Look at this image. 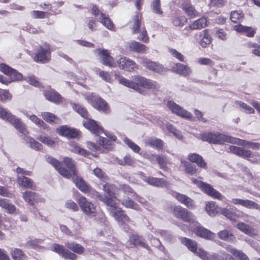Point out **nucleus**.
<instances>
[{
	"mask_svg": "<svg viewBox=\"0 0 260 260\" xmlns=\"http://www.w3.org/2000/svg\"><path fill=\"white\" fill-rule=\"evenodd\" d=\"M132 78L133 81H131L119 76L118 80L120 84L132 88L141 94H144L145 91L141 87L150 89H157L159 87V84L156 81L146 79L141 76H134Z\"/></svg>",
	"mask_w": 260,
	"mask_h": 260,
	"instance_id": "nucleus-1",
	"label": "nucleus"
},
{
	"mask_svg": "<svg viewBox=\"0 0 260 260\" xmlns=\"http://www.w3.org/2000/svg\"><path fill=\"white\" fill-rule=\"evenodd\" d=\"M47 161L51 164L58 172V173L63 177L68 179L72 178L73 182L76 186L82 192L87 193L89 190V186L84 181L82 177L78 176L77 173L73 172V174H71L68 171L60 166V162L57 159L51 156H48Z\"/></svg>",
	"mask_w": 260,
	"mask_h": 260,
	"instance_id": "nucleus-2",
	"label": "nucleus"
},
{
	"mask_svg": "<svg viewBox=\"0 0 260 260\" xmlns=\"http://www.w3.org/2000/svg\"><path fill=\"white\" fill-rule=\"evenodd\" d=\"M200 139L203 141L216 144H223L224 142L237 143V139L225 135L219 132H207L201 134Z\"/></svg>",
	"mask_w": 260,
	"mask_h": 260,
	"instance_id": "nucleus-3",
	"label": "nucleus"
},
{
	"mask_svg": "<svg viewBox=\"0 0 260 260\" xmlns=\"http://www.w3.org/2000/svg\"><path fill=\"white\" fill-rule=\"evenodd\" d=\"M107 206L110 215L116 220L124 224L127 223L130 221L129 217L123 213V211L120 208L117 207L116 201L113 199Z\"/></svg>",
	"mask_w": 260,
	"mask_h": 260,
	"instance_id": "nucleus-4",
	"label": "nucleus"
},
{
	"mask_svg": "<svg viewBox=\"0 0 260 260\" xmlns=\"http://www.w3.org/2000/svg\"><path fill=\"white\" fill-rule=\"evenodd\" d=\"M191 181L192 183L196 184L202 190L211 197L220 200L223 199L224 197L219 192L214 189L211 185L199 181L195 178H191Z\"/></svg>",
	"mask_w": 260,
	"mask_h": 260,
	"instance_id": "nucleus-5",
	"label": "nucleus"
},
{
	"mask_svg": "<svg viewBox=\"0 0 260 260\" xmlns=\"http://www.w3.org/2000/svg\"><path fill=\"white\" fill-rule=\"evenodd\" d=\"M78 203L82 212L89 217H95L96 215V207L92 202L87 201L83 196L79 197Z\"/></svg>",
	"mask_w": 260,
	"mask_h": 260,
	"instance_id": "nucleus-6",
	"label": "nucleus"
},
{
	"mask_svg": "<svg viewBox=\"0 0 260 260\" xmlns=\"http://www.w3.org/2000/svg\"><path fill=\"white\" fill-rule=\"evenodd\" d=\"M174 215L185 222L193 223L195 217L193 214L185 208L180 206H176L173 209Z\"/></svg>",
	"mask_w": 260,
	"mask_h": 260,
	"instance_id": "nucleus-7",
	"label": "nucleus"
},
{
	"mask_svg": "<svg viewBox=\"0 0 260 260\" xmlns=\"http://www.w3.org/2000/svg\"><path fill=\"white\" fill-rule=\"evenodd\" d=\"M167 107L172 113L187 120H190L192 118V114L189 112L184 109L174 102L169 101L167 104Z\"/></svg>",
	"mask_w": 260,
	"mask_h": 260,
	"instance_id": "nucleus-8",
	"label": "nucleus"
},
{
	"mask_svg": "<svg viewBox=\"0 0 260 260\" xmlns=\"http://www.w3.org/2000/svg\"><path fill=\"white\" fill-rule=\"evenodd\" d=\"M51 57L50 48L48 45L44 47H40L35 53L34 60L36 61H40L45 63L49 61Z\"/></svg>",
	"mask_w": 260,
	"mask_h": 260,
	"instance_id": "nucleus-9",
	"label": "nucleus"
},
{
	"mask_svg": "<svg viewBox=\"0 0 260 260\" xmlns=\"http://www.w3.org/2000/svg\"><path fill=\"white\" fill-rule=\"evenodd\" d=\"M52 250L66 259L76 260L77 258L76 254L71 252L68 249L65 248L63 246L60 244H53L52 246Z\"/></svg>",
	"mask_w": 260,
	"mask_h": 260,
	"instance_id": "nucleus-10",
	"label": "nucleus"
},
{
	"mask_svg": "<svg viewBox=\"0 0 260 260\" xmlns=\"http://www.w3.org/2000/svg\"><path fill=\"white\" fill-rule=\"evenodd\" d=\"M192 223L196 226L193 231L198 236L208 240H213L215 237L214 233L201 226L199 222L196 221V219Z\"/></svg>",
	"mask_w": 260,
	"mask_h": 260,
	"instance_id": "nucleus-11",
	"label": "nucleus"
},
{
	"mask_svg": "<svg viewBox=\"0 0 260 260\" xmlns=\"http://www.w3.org/2000/svg\"><path fill=\"white\" fill-rule=\"evenodd\" d=\"M117 62L120 69L128 72H132L138 68V65L133 60L126 57H120L117 60Z\"/></svg>",
	"mask_w": 260,
	"mask_h": 260,
	"instance_id": "nucleus-12",
	"label": "nucleus"
},
{
	"mask_svg": "<svg viewBox=\"0 0 260 260\" xmlns=\"http://www.w3.org/2000/svg\"><path fill=\"white\" fill-rule=\"evenodd\" d=\"M138 61L143 64L144 67L149 70L153 71L158 73H161L164 71V68L161 65L150 61L146 58L139 57L138 58Z\"/></svg>",
	"mask_w": 260,
	"mask_h": 260,
	"instance_id": "nucleus-13",
	"label": "nucleus"
},
{
	"mask_svg": "<svg viewBox=\"0 0 260 260\" xmlns=\"http://www.w3.org/2000/svg\"><path fill=\"white\" fill-rule=\"evenodd\" d=\"M181 8L190 18H193L200 15V13L194 8L189 0H184L181 4Z\"/></svg>",
	"mask_w": 260,
	"mask_h": 260,
	"instance_id": "nucleus-14",
	"label": "nucleus"
},
{
	"mask_svg": "<svg viewBox=\"0 0 260 260\" xmlns=\"http://www.w3.org/2000/svg\"><path fill=\"white\" fill-rule=\"evenodd\" d=\"M231 203L234 205H241L248 209L260 210V205L251 200L234 198L232 199Z\"/></svg>",
	"mask_w": 260,
	"mask_h": 260,
	"instance_id": "nucleus-15",
	"label": "nucleus"
},
{
	"mask_svg": "<svg viewBox=\"0 0 260 260\" xmlns=\"http://www.w3.org/2000/svg\"><path fill=\"white\" fill-rule=\"evenodd\" d=\"M9 122L11 123L20 133L23 135V137L27 136L28 132L27 130L25 124L20 119L13 115L11 117Z\"/></svg>",
	"mask_w": 260,
	"mask_h": 260,
	"instance_id": "nucleus-16",
	"label": "nucleus"
},
{
	"mask_svg": "<svg viewBox=\"0 0 260 260\" xmlns=\"http://www.w3.org/2000/svg\"><path fill=\"white\" fill-rule=\"evenodd\" d=\"M83 124L85 127L96 135H100L104 132L103 128L94 120L87 119L83 121Z\"/></svg>",
	"mask_w": 260,
	"mask_h": 260,
	"instance_id": "nucleus-17",
	"label": "nucleus"
},
{
	"mask_svg": "<svg viewBox=\"0 0 260 260\" xmlns=\"http://www.w3.org/2000/svg\"><path fill=\"white\" fill-rule=\"evenodd\" d=\"M173 196L179 202L185 205L189 209H193L196 208V206L193 201L186 195L178 192H174Z\"/></svg>",
	"mask_w": 260,
	"mask_h": 260,
	"instance_id": "nucleus-18",
	"label": "nucleus"
},
{
	"mask_svg": "<svg viewBox=\"0 0 260 260\" xmlns=\"http://www.w3.org/2000/svg\"><path fill=\"white\" fill-rule=\"evenodd\" d=\"M237 212L238 213H233L230 209L228 208H222L220 209L221 213L232 221H236L237 219L239 217L243 218L248 216L247 214L241 211L238 210Z\"/></svg>",
	"mask_w": 260,
	"mask_h": 260,
	"instance_id": "nucleus-19",
	"label": "nucleus"
},
{
	"mask_svg": "<svg viewBox=\"0 0 260 260\" xmlns=\"http://www.w3.org/2000/svg\"><path fill=\"white\" fill-rule=\"evenodd\" d=\"M56 131L60 135L70 138H76L79 134L78 131L67 126H60L56 129Z\"/></svg>",
	"mask_w": 260,
	"mask_h": 260,
	"instance_id": "nucleus-20",
	"label": "nucleus"
},
{
	"mask_svg": "<svg viewBox=\"0 0 260 260\" xmlns=\"http://www.w3.org/2000/svg\"><path fill=\"white\" fill-rule=\"evenodd\" d=\"M103 189L106 193V194L104 195V197H107L116 201L117 198V193L118 188H116L115 185L112 184L106 183L103 185Z\"/></svg>",
	"mask_w": 260,
	"mask_h": 260,
	"instance_id": "nucleus-21",
	"label": "nucleus"
},
{
	"mask_svg": "<svg viewBox=\"0 0 260 260\" xmlns=\"http://www.w3.org/2000/svg\"><path fill=\"white\" fill-rule=\"evenodd\" d=\"M129 241L130 243L135 247H140L147 249H149V246L146 244V240L139 235H131L129 236Z\"/></svg>",
	"mask_w": 260,
	"mask_h": 260,
	"instance_id": "nucleus-22",
	"label": "nucleus"
},
{
	"mask_svg": "<svg viewBox=\"0 0 260 260\" xmlns=\"http://www.w3.org/2000/svg\"><path fill=\"white\" fill-rule=\"evenodd\" d=\"M99 53L103 64L110 67H115L116 66L113 57L110 55L107 50H99Z\"/></svg>",
	"mask_w": 260,
	"mask_h": 260,
	"instance_id": "nucleus-23",
	"label": "nucleus"
},
{
	"mask_svg": "<svg viewBox=\"0 0 260 260\" xmlns=\"http://www.w3.org/2000/svg\"><path fill=\"white\" fill-rule=\"evenodd\" d=\"M143 180L149 185L156 187H166L168 185V183L162 178L145 176Z\"/></svg>",
	"mask_w": 260,
	"mask_h": 260,
	"instance_id": "nucleus-24",
	"label": "nucleus"
},
{
	"mask_svg": "<svg viewBox=\"0 0 260 260\" xmlns=\"http://www.w3.org/2000/svg\"><path fill=\"white\" fill-rule=\"evenodd\" d=\"M126 46L129 50L140 53H145L147 49L145 45L136 41H131L127 42Z\"/></svg>",
	"mask_w": 260,
	"mask_h": 260,
	"instance_id": "nucleus-25",
	"label": "nucleus"
},
{
	"mask_svg": "<svg viewBox=\"0 0 260 260\" xmlns=\"http://www.w3.org/2000/svg\"><path fill=\"white\" fill-rule=\"evenodd\" d=\"M44 94L47 100L55 104H58L61 101V95L54 89L45 90Z\"/></svg>",
	"mask_w": 260,
	"mask_h": 260,
	"instance_id": "nucleus-26",
	"label": "nucleus"
},
{
	"mask_svg": "<svg viewBox=\"0 0 260 260\" xmlns=\"http://www.w3.org/2000/svg\"><path fill=\"white\" fill-rule=\"evenodd\" d=\"M123 194L129 196L140 202H142L141 201V199L139 198V199H137V198H138V196L136 193L133 192V189L128 185H124L121 187V188L118 189L117 193V198H121Z\"/></svg>",
	"mask_w": 260,
	"mask_h": 260,
	"instance_id": "nucleus-27",
	"label": "nucleus"
},
{
	"mask_svg": "<svg viewBox=\"0 0 260 260\" xmlns=\"http://www.w3.org/2000/svg\"><path fill=\"white\" fill-rule=\"evenodd\" d=\"M224 248L228 252L239 260H250L246 254L242 251L235 248L232 245L228 244L225 245Z\"/></svg>",
	"mask_w": 260,
	"mask_h": 260,
	"instance_id": "nucleus-28",
	"label": "nucleus"
},
{
	"mask_svg": "<svg viewBox=\"0 0 260 260\" xmlns=\"http://www.w3.org/2000/svg\"><path fill=\"white\" fill-rule=\"evenodd\" d=\"M197 255L202 260H222L221 256L217 253L210 254L201 248L198 249Z\"/></svg>",
	"mask_w": 260,
	"mask_h": 260,
	"instance_id": "nucleus-29",
	"label": "nucleus"
},
{
	"mask_svg": "<svg viewBox=\"0 0 260 260\" xmlns=\"http://www.w3.org/2000/svg\"><path fill=\"white\" fill-rule=\"evenodd\" d=\"M172 70L174 72L183 76H187L191 73L190 67L180 63H176L173 66Z\"/></svg>",
	"mask_w": 260,
	"mask_h": 260,
	"instance_id": "nucleus-30",
	"label": "nucleus"
},
{
	"mask_svg": "<svg viewBox=\"0 0 260 260\" xmlns=\"http://www.w3.org/2000/svg\"><path fill=\"white\" fill-rule=\"evenodd\" d=\"M229 150L230 152L244 158L249 157L252 154L251 151L249 150L244 149L235 146H230Z\"/></svg>",
	"mask_w": 260,
	"mask_h": 260,
	"instance_id": "nucleus-31",
	"label": "nucleus"
},
{
	"mask_svg": "<svg viewBox=\"0 0 260 260\" xmlns=\"http://www.w3.org/2000/svg\"><path fill=\"white\" fill-rule=\"evenodd\" d=\"M218 237L222 240L230 243H235L236 238L234 234L227 230L220 231L217 233Z\"/></svg>",
	"mask_w": 260,
	"mask_h": 260,
	"instance_id": "nucleus-32",
	"label": "nucleus"
},
{
	"mask_svg": "<svg viewBox=\"0 0 260 260\" xmlns=\"http://www.w3.org/2000/svg\"><path fill=\"white\" fill-rule=\"evenodd\" d=\"M92 106L98 109L99 111L104 112H106L109 109V107L107 102L99 97L94 99V101H93L92 103Z\"/></svg>",
	"mask_w": 260,
	"mask_h": 260,
	"instance_id": "nucleus-33",
	"label": "nucleus"
},
{
	"mask_svg": "<svg viewBox=\"0 0 260 260\" xmlns=\"http://www.w3.org/2000/svg\"><path fill=\"white\" fill-rule=\"evenodd\" d=\"M22 198L24 201L31 205H34V202H38L40 198L37 194L35 192L26 191L22 193Z\"/></svg>",
	"mask_w": 260,
	"mask_h": 260,
	"instance_id": "nucleus-34",
	"label": "nucleus"
},
{
	"mask_svg": "<svg viewBox=\"0 0 260 260\" xmlns=\"http://www.w3.org/2000/svg\"><path fill=\"white\" fill-rule=\"evenodd\" d=\"M18 183L20 186L24 188L31 189H34L36 186L33 181L30 178L24 176H18Z\"/></svg>",
	"mask_w": 260,
	"mask_h": 260,
	"instance_id": "nucleus-35",
	"label": "nucleus"
},
{
	"mask_svg": "<svg viewBox=\"0 0 260 260\" xmlns=\"http://www.w3.org/2000/svg\"><path fill=\"white\" fill-rule=\"evenodd\" d=\"M180 240L181 243L185 245L190 251L197 255L198 250H197V244L195 241L186 238H181Z\"/></svg>",
	"mask_w": 260,
	"mask_h": 260,
	"instance_id": "nucleus-36",
	"label": "nucleus"
},
{
	"mask_svg": "<svg viewBox=\"0 0 260 260\" xmlns=\"http://www.w3.org/2000/svg\"><path fill=\"white\" fill-rule=\"evenodd\" d=\"M207 20L205 17H202L189 24L191 29H200L207 26Z\"/></svg>",
	"mask_w": 260,
	"mask_h": 260,
	"instance_id": "nucleus-37",
	"label": "nucleus"
},
{
	"mask_svg": "<svg viewBox=\"0 0 260 260\" xmlns=\"http://www.w3.org/2000/svg\"><path fill=\"white\" fill-rule=\"evenodd\" d=\"M0 207L6 210L8 213H13L16 210L15 206L5 199H0Z\"/></svg>",
	"mask_w": 260,
	"mask_h": 260,
	"instance_id": "nucleus-38",
	"label": "nucleus"
},
{
	"mask_svg": "<svg viewBox=\"0 0 260 260\" xmlns=\"http://www.w3.org/2000/svg\"><path fill=\"white\" fill-rule=\"evenodd\" d=\"M69 146L70 150L73 152L84 156L88 155V152L86 150L80 147L77 144L74 142H70Z\"/></svg>",
	"mask_w": 260,
	"mask_h": 260,
	"instance_id": "nucleus-39",
	"label": "nucleus"
},
{
	"mask_svg": "<svg viewBox=\"0 0 260 260\" xmlns=\"http://www.w3.org/2000/svg\"><path fill=\"white\" fill-rule=\"evenodd\" d=\"M66 246L72 251L79 254H82L84 251V247L75 242H67L65 243Z\"/></svg>",
	"mask_w": 260,
	"mask_h": 260,
	"instance_id": "nucleus-40",
	"label": "nucleus"
},
{
	"mask_svg": "<svg viewBox=\"0 0 260 260\" xmlns=\"http://www.w3.org/2000/svg\"><path fill=\"white\" fill-rule=\"evenodd\" d=\"M238 145H241L246 148H251L253 150H258L260 149V143L257 142H252L244 140L237 139Z\"/></svg>",
	"mask_w": 260,
	"mask_h": 260,
	"instance_id": "nucleus-41",
	"label": "nucleus"
},
{
	"mask_svg": "<svg viewBox=\"0 0 260 260\" xmlns=\"http://www.w3.org/2000/svg\"><path fill=\"white\" fill-rule=\"evenodd\" d=\"M24 141L26 143H29V147L37 151H39L42 149L43 145L38 141L34 140L32 138L29 136H26L23 138Z\"/></svg>",
	"mask_w": 260,
	"mask_h": 260,
	"instance_id": "nucleus-42",
	"label": "nucleus"
},
{
	"mask_svg": "<svg viewBox=\"0 0 260 260\" xmlns=\"http://www.w3.org/2000/svg\"><path fill=\"white\" fill-rule=\"evenodd\" d=\"M100 20L101 22L108 29L114 31L115 29V26L112 21L110 18L106 16L104 13H100Z\"/></svg>",
	"mask_w": 260,
	"mask_h": 260,
	"instance_id": "nucleus-43",
	"label": "nucleus"
},
{
	"mask_svg": "<svg viewBox=\"0 0 260 260\" xmlns=\"http://www.w3.org/2000/svg\"><path fill=\"white\" fill-rule=\"evenodd\" d=\"M88 192H89L90 195L92 198L98 199L99 200L104 203L107 206L113 200L111 199H109L107 197H104V195L101 194L99 192H98L95 190L90 189L89 188V190L88 191Z\"/></svg>",
	"mask_w": 260,
	"mask_h": 260,
	"instance_id": "nucleus-44",
	"label": "nucleus"
},
{
	"mask_svg": "<svg viewBox=\"0 0 260 260\" xmlns=\"http://www.w3.org/2000/svg\"><path fill=\"white\" fill-rule=\"evenodd\" d=\"M145 144L151 147L161 149L163 146V142L157 138H150L145 140Z\"/></svg>",
	"mask_w": 260,
	"mask_h": 260,
	"instance_id": "nucleus-45",
	"label": "nucleus"
},
{
	"mask_svg": "<svg viewBox=\"0 0 260 260\" xmlns=\"http://www.w3.org/2000/svg\"><path fill=\"white\" fill-rule=\"evenodd\" d=\"M189 160L196 163L198 166L201 168H205L206 166V162L203 159L202 157L196 153H193L188 155Z\"/></svg>",
	"mask_w": 260,
	"mask_h": 260,
	"instance_id": "nucleus-46",
	"label": "nucleus"
},
{
	"mask_svg": "<svg viewBox=\"0 0 260 260\" xmlns=\"http://www.w3.org/2000/svg\"><path fill=\"white\" fill-rule=\"evenodd\" d=\"M206 211L210 216H215L219 212L217 206L213 201L209 202L206 204Z\"/></svg>",
	"mask_w": 260,
	"mask_h": 260,
	"instance_id": "nucleus-47",
	"label": "nucleus"
},
{
	"mask_svg": "<svg viewBox=\"0 0 260 260\" xmlns=\"http://www.w3.org/2000/svg\"><path fill=\"white\" fill-rule=\"evenodd\" d=\"M236 228L245 234L251 236L253 234L254 231L252 228L249 225L243 222H239L236 225Z\"/></svg>",
	"mask_w": 260,
	"mask_h": 260,
	"instance_id": "nucleus-48",
	"label": "nucleus"
},
{
	"mask_svg": "<svg viewBox=\"0 0 260 260\" xmlns=\"http://www.w3.org/2000/svg\"><path fill=\"white\" fill-rule=\"evenodd\" d=\"M73 109L79 113L82 117L84 118H88V112L85 107L78 104H74L72 105Z\"/></svg>",
	"mask_w": 260,
	"mask_h": 260,
	"instance_id": "nucleus-49",
	"label": "nucleus"
},
{
	"mask_svg": "<svg viewBox=\"0 0 260 260\" xmlns=\"http://www.w3.org/2000/svg\"><path fill=\"white\" fill-rule=\"evenodd\" d=\"M211 42V37L208 32V30L205 29L202 34V39L200 42V45L204 48L207 47Z\"/></svg>",
	"mask_w": 260,
	"mask_h": 260,
	"instance_id": "nucleus-50",
	"label": "nucleus"
},
{
	"mask_svg": "<svg viewBox=\"0 0 260 260\" xmlns=\"http://www.w3.org/2000/svg\"><path fill=\"white\" fill-rule=\"evenodd\" d=\"M122 141L125 144L131 148L134 152L136 153H139L141 148L140 147L133 142L131 140L128 139L125 136L122 138Z\"/></svg>",
	"mask_w": 260,
	"mask_h": 260,
	"instance_id": "nucleus-51",
	"label": "nucleus"
},
{
	"mask_svg": "<svg viewBox=\"0 0 260 260\" xmlns=\"http://www.w3.org/2000/svg\"><path fill=\"white\" fill-rule=\"evenodd\" d=\"M64 164L70 170L69 172L71 174H73V172L77 173L75 169V162L71 158L64 157L63 159Z\"/></svg>",
	"mask_w": 260,
	"mask_h": 260,
	"instance_id": "nucleus-52",
	"label": "nucleus"
},
{
	"mask_svg": "<svg viewBox=\"0 0 260 260\" xmlns=\"http://www.w3.org/2000/svg\"><path fill=\"white\" fill-rule=\"evenodd\" d=\"M11 255L14 260H25L26 259L25 254L18 248H15L11 252Z\"/></svg>",
	"mask_w": 260,
	"mask_h": 260,
	"instance_id": "nucleus-53",
	"label": "nucleus"
},
{
	"mask_svg": "<svg viewBox=\"0 0 260 260\" xmlns=\"http://www.w3.org/2000/svg\"><path fill=\"white\" fill-rule=\"evenodd\" d=\"M141 19L139 18L138 15L134 16L133 26L132 27L133 34L139 33L141 29Z\"/></svg>",
	"mask_w": 260,
	"mask_h": 260,
	"instance_id": "nucleus-54",
	"label": "nucleus"
},
{
	"mask_svg": "<svg viewBox=\"0 0 260 260\" xmlns=\"http://www.w3.org/2000/svg\"><path fill=\"white\" fill-rule=\"evenodd\" d=\"M37 139L49 147H53L55 146V141L49 137L41 135L37 137Z\"/></svg>",
	"mask_w": 260,
	"mask_h": 260,
	"instance_id": "nucleus-55",
	"label": "nucleus"
},
{
	"mask_svg": "<svg viewBox=\"0 0 260 260\" xmlns=\"http://www.w3.org/2000/svg\"><path fill=\"white\" fill-rule=\"evenodd\" d=\"M29 119L35 123L37 126L43 128L44 129L48 128L47 125L41 119L35 115H31L29 116Z\"/></svg>",
	"mask_w": 260,
	"mask_h": 260,
	"instance_id": "nucleus-56",
	"label": "nucleus"
},
{
	"mask_svg": "<svg viewBox=\"0 0 260 260\" xmlns=\"http://www.w3.org/2000/svg\"><path fill=\"white\" fill-rule=\"evenodd\" d=\"M244 14L240 11H234L231 14V20L234 23L240 22L243 19Z\"/></svg>",
	"mask_w": 260,
	"mask_h": 260,
	"instance_id": "nucleus-57",
	"label": "nucleus"
},
{
	"mask_svg": "<svg viewBox=\"0 0 260 260\" xmlns=\"http://www.w3.org/2000/svg\"><path fill=\"white\" fill-rule=\"evenodd\" d=\"M42 243V240L38 239H29L25 243V246L27 248L37 249L39 245Z\"/></svg>",
	"mask_w": 260,
	"mask_h": 260,
	"instance_id": "nucleus-58",
	"label": "nucleus"
},
{
	"mask_svg": "<svg viewBox=\"0 0 260 260\" xmlns=\"http://www.w3.org/2000/svg\"><path fill=\"white\" fill-rule=\"evenodd\" d=\"M181 164L185 168L186 173L193 175L196 172V167L186 161H181Z\"/></svg>",
	"mask_w": 260,
	"mask_h": 260,
	"instance_id": "nucleus-59",
	"label": "nucleus"
},
{
	"mask_svg": "<svg viewBox=\"0 0 260 260\" xmlns=\"http://www.w3.org/2000/svg\"><path fill=\"white\" fill-rule=\"evenodd\" d=\"M116 200L120 202L121 204L126 208H129L132 209H136L135 205L134 202L129 199V197H128L126 199H122V198H117Z\"/></svg>",
	"mask_w": 260,
	"mask_h": 260,
	"instance_id": "nucleus-60",
	"label": "nucleus"
},
{
	"mask_svg": "<svg viewBox=\"0 0 260 260\" xmlns=\"http://www.w3.org/2000/svg\"><path fill=\"white\" fill-rule=\"evenodd\" d=\"M187 21V19L184 16H176L173 18L172 23L176 26H182Z\"/></svg>",
	"mask_w": 260,
	"mask_h": 260,
	"instance_id": "nucleus-61",
	"label": "nucleus"
},
{
	"mask_svg": "<svg viewBox=\"0 0 260 260\" xmlns=\"http://www.w3.org/2000/svg\"><path fill=\"white\" fill-rule=\"evenodd\" d=\"M236 103L239 106L242 111L247 114H252L254 113V110L250 106L241 102H237Z\"/></svg>",
	"mask_w": 260,
	"mask_h": 260,
	"instance_id": "nucleus-62",
	"label": "nucleus"
},
{
	"mask_svg": "<svg viewBox=\"0 0 260 260\" xmlns=\"http://www.w3.org/2000/svg\"><path fill=\"white\" fill-rule=\"evenodd\" d=\"M41 116L44 120L49 123L53 122H55L56 120H58L53 114L49 112H42Z\"/></svg>",
	"mask_w": 260,
	"mask_h": 260,
	"instance_id": "nucleus-63",
	"label": "nucleus"
},
{
	"mask_svg": "<svg viewBox=\"0 0 260 260\" xmlns=\"http://www.w3.org/2000/svg\"><path fill=\"white\" fill-rule=\"evenodd\" d=\"M118 164L122 166L129 165L133 166L135 163V160L133 159L129 155H126L122 159H120L118 160Z\"/></svg>",
	"mask_w": 260,
	"mask_h": 260,
	"instance_id": "nucleus-64",
	"label": "nucleus"
}]
</instances>
